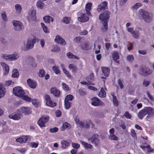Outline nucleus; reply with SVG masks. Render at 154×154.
Returning a JSON list of instances; mask_svg holds the SVG:
<instances>
[{
	"mask_svg": "<svg viewBox=\"0 0 154 154\" xmlns=\"http://www.w3.org/2000/svg\"><path fill=\"white\" fill-rule=\"evenodd\" d=\"M3 126V130L4 132H8L9 131V129H8V127L5 125Z\"/></svg>",
	"mask_w": 154,
	"mask_h": 154,
	"instance_id": "obj_60",
	"label": "nucleus"
},
{
	"mask_svg": "<svg viewBox=\"0 0 154 154\" xmlns=\"http://www.w3.org/2000/svg\"><path fill=\"white\" fill-rule=\"evenodd\" d=\"M109 138L111 140H118V138L116 135H110L109 136Z\"/></svg>",
	"mask_w": 154,
	"mask_h": 154,
	"instance_id": "obj_51",
	"label": "nucleus"
},
{
	"mask_svg": "<svg viewBox=\"0 0 154 154\" xmlns=\"http://www.w3.org/2000/svg\"><path fill=\"white\" fill-rule=\"evenodd\" d=\"M90 122H87L85 121H80L79 124L80 126L83 128H89L90 126Z\"/></svg>",
	"mask_w": 154,
	"mask_h": 154,
	"instance_id": "obj_28",
	"label": "nucleus"
},
{
	"mask_svg": "<svg viewBox=\"0 0 154 154\" xmlns=\"http://www.w3.org/2000/svg\"><path fill=\"white\" fill-rule=\"evenodd\" d=\"M124 116L128 119H130L132 116L127 111H126L125 112Z\"/></svg>",
	"mask_w": 154,
	"mask_h": 154,
	"instance_id": "obj_53",
	"label": "nucleus"
},
{
	"mask_svg": "<svg viewBox=\"0 0 154 154\" xmlns=\"http://www.w3.org/2000/svg\"><path fill=\"white\" fill-rule=\"evenodd\" d=\"M1 65L2 67L4 70V74L5 75H7L9 71V67L8 65L4 62H1Z\"/></svg>",
	"mask_w": 154,
	"mask_h": 154,
	"instance_id": "obj_18",
	"label": "nucleus"
},
{
	"mask_svg": "<svg viewBox=\"0 0 154 154\" xmlns=\"http://www.w3.org/2000/svg\"><path fill=\"white\" fill-rule=\"evenodd\" d=\"M52 69L54 73L57 74H58L60 72V71L58 66H54L52 67Z\"/></svg>",
	"mask_w": 154,
	"mask_h": 154,
	"instance_id": "obj_41",
	"label": "nucleus"
},
{
	"mask_svg": "<svg viewBox=\"0 0 154 154\" xmlns=\"http://www.w3.org/2000/svg\"><path fill=\"white\" fill-rule=\"evenodd\" d=\"M22 113L25 115H28L32 112L31 108L29 107L23 106L21 108Z\"/></svg>",
	"mask_w": 154,
	"mask_h": 154,
	"instance_id": "obj_17",
	"label": "nucleus"
},
{
	"mask_svg": "<svg viewBox=\"0 0 154 154\" xmlns=\"http://www.w3.org/2000/svg\"><path fill=\"white\" fill-rule=\"evenodd\" d=\"M13 93L16 96L21 97L24 94V92L21 88L19 87L14 88L13 91Z\"/></svg>",
	"mask_w": 154,
	"mask_h": 154,
	"instance_id": "obj_6",
	"label": "nucleus"
},
{
	"mask_svg": "<svg viewBox=\"0 0 154 154\" xmlns=\"http://www.w3.org/2000/svg\"><path fill=\"white\" fill-rule=\"evenodd\" d=\"M22 117V114L20 113H15L14 115L13 114L8 116V117L10 119H12L14 120H18L20 119Z\"/></svg>",
	"mask_w": 154,
	"mask_h": 154,
	"instance_id": "obj_15",
	"label": "nucleus"
},
{
	"mask_svg": "<svg viewBox=\"0 0 154 154\" xmlns=\"http://www.w3.org/2000/svg\"><path fill=\"white\" fill-rule=\"evenodd\" d=\"M149 68L146 67L141 68L139 71L140 74L143 76H146L151 73Z\"/></svg>",
	"mask_w": 154,
	"mask_h": 154,
	"instance_id": "obj_12",
	"label": "nucleus"
},
{
	"mask_svg": "<svg viewBox=\"0 0 154 154\" xmlns=\"http://www.w3.org/2000/svg\"><path fill=\"white\" fill-rule=\"evenodd\" d=\"M49 103H47V102H46V104L47 106L51 107H54L56 106V103L55 102H53L52 100H49Z\"/></svg>",
	"mask_w": 154,
	"mask_h": 154,
	"instance_id": "obj_44",
	"label": "nucleus"
},
{
	"mask_svg": "<svg viewBox=\"0 0 154 154\" xmlns=\"http://www.w3.org/2000/svg\"><path fill=\"white\" fill-rule=\"evenodd\" d=\"M101 69L103 73L106 77H108L109 75L110 72V70L108 67H102Z\"/></svg>",
	"mask_w": 154,
	"mask_h": 154,
	"instance_id": "obj_25",
	"label": "nucleus"
},
{
	"mask_svg": "<svg viewBox=\"0 0 154 154\" xmlns=\"http://www.w3.org/2000/svg\"><path fill=\"white\" fill-rule=\"evenodd\" d=\"M54 48L52 49V51L54 52H58L60 50V48L57 46H54Z\"/></svg>",
	"mask_w": 154,
	"mask_h": 154,
	"instance_id": "obj_56",
	"label": "nucleus"
},
{
	"mask_svg": "<svg viewBox=\"0 0 154 154\" xmlns=\"http://www.w3.org/2000/svg\"><path fill=\"white\" fill-rule=\"evenodd\" d=\"M13 23L14 26V29L16 30L19 31L22 29L23 25L20 22L18 21H13Z\"/></svg>",
	"mask_w": 154,
	"mask_h": 154,
	"instance_id": "obj_14",
	"label": "nucleus"
},
{
	"mask_svg": "<svg viewBox=\"0 0 154 154\" xmlns=\"http://www.w3.org/2000/svg\"><path fill=\"white\" fill-rule=\"evenodd\" d=\"M51 93L55 96L58 97L60 96V91L57 90L56 88H51Z\"/></svg>",
	"mask_w": 154,
	"mask_h": 154,
	"instance_id": "obj_22",
	"label": "nucleus"
},
{
	"mask_svg": "<svg viewBox=\"0 0 154 154\" xmlns=\"http://www.w3.org/2000/svg\"><path fill=\"white\" fill-rule=\"evenodd\" d=\"M61 147L64 149H66L70 145L69 143L66 140H63L61 141Z\"/></svg>",
	"mask_w": 154,
	"mask_h": 154,
	"instance_id": "obj_21",
	"label": "nucleus"
},
{
	"mask_svg": "<svg viewBox=\"0 0 154 154\" xmlns=\"http://www.w3.org/2000/svg\"><path fill=\"white\" fill-rule=\"evenodd\" d=\"M80 143L82 144L85 148H91L92 147V145L91 144L82 141H80Z\"/></svg>",
	"mask_w": 154,
	"mask_h": 154,
	"instance_id": "obj_35",
	"label": "nucleus"
},
{
	"mask_svg": "<svg viewBox=\"0 0 154 154\" xmlns=\"http://www.w3.org/2000/svg\"><path fill=\"white\" fill-rule=\"evenodd\" d=\"M118 84L121 89H122L123 88L124 85L123 84L122 81L120 79L118 80Z\"/></svg>",
	"mask_w": 154,
	"mask_h": 154,
	"instance_id": "obj_55",
	"label": "nucleus"
},
{
	"mask_svg": "<svg viewBox=\"0 0 154 154\" xmlns=\"http://www.w3.org/2000/svg\"><path fill=\"white\" fill-rule=\"evenodd\" d=\"M3 57L6 60L14 61L19 58V56L17 53H15L10 55L4 54L3 55Z\"/></svg>",
	"mask_w": 154,
	"mask_h": 154,
	"instance_id": "obj_3",
	"label": "nucleus"
},
{
	"mask_svg": "<svg viewBox=\"0 0 154 154\" xmlns=\"http://www.w3.org/2000/svg\"><path fill=\"white\" fill-rule=\"evenodd\" d=\"M74 97L73 96L71 95H69L66 96L65 100L67 101H72V100Z\"/></svg>",
	"mask_w": 154,
	"mask_h": 154,
	"instance_id": "obj_52",
	"label": "nucleus"
},
{
	"mask_svg": "<svg viewBox=\"0 0 154 154\" xmlns=\"http://www.w3.org/2000/svg\"><path fill=\"white\" fill-rule=\"evenodd\" d=\"M35 39H29L28 40L26 45V48H22V49L24 51H26L32 48L34 46V44L35 43Z\"/></svg>",
	"mask_w": 154,
	"mask_h": 154,
	"instance_id": "obj_7",
	"label": "nucleus"
},
{
	"mask_svg": "<svg viewBox=\"0 0 154 154\" xmlns=\"http://www.w3.org/2000/svg\"><path fill=\"white\" fill-rule=\"evenodd\" d=\"M68 68L72 70L73 73L76 72L78 69V68L76 65L73 64H71L69 65Z\"/></svg>",
	"mask_w": 154,
	"mask_h": 154,
	"instance_id": "obj_26",
	"label": "nucleus"
},
{
	"mask_svg": "<svg viewBox=\"0 0 154 154\" xmlns=\"http://www.w3.org/2000/svg\"><path fill=\"white\" fill-rule=\"evenodd\" d=\"M64 103L66 109H68L70 107V103L69 102V101L65 100Z\"/></svg>",
	"mask_w": 154,
	"mask_h": 154,
	"instance_id": "obj_48",
	"label": "nucleus"
},
{
	"mask_svg": "<svg viewBox=\"0 0 154 154\" xmlns=\"http://www.w3.org/2000/svg\"><path fill=\"white\" fill-rule=\"evenodd\" d=\"M98 137V135L97 134H94L91 137L88 139V142L94 144L95 146H97L99 143Z\"/></svg>",
	"mask_w": 154,
	"mask_h": 154,
	"instance_id": "obj_9",
	"label": "nucleus"
},
{
	"mask_svg": "<svg viewBox=\"0 0 154 154\" xmlns=\"http://www.w3.org/2000/svg\"><path fill=\"white\" fill-rule=\"evenodd\" d=\"M41 25L42 28L44 31L46 33H48L49 32V31L48 29V28L43 23H41Z\"/></svg>",
	"mask_w": 154,
	"mask_h": 154,
	"instance_id": "obj_39",
	"label": "nucleus"
},
{
	"mask_svg": "<svg viewBox=\"0 0 154 154\" xmlns=\"http://www.w3.org/2000/svg\"><path fill=\"white\" fill-rule=\"evenodd\" d=\"M110 15V13L109 11H105L100 15L99 19L101 20V22H104L105 20H106L107 22H108V19Z\"/></svg>",
	"mask_w": 154,
	"mask_h": 154,
	"instance_id": "obj_4",
	"label": "nucleus"
},
{
	"mask_svg": "<svg viewBox=\"0 0 154 154\" xmlns=\"http://www.w3.org/2000/svg\"><path fill=\"white\" fill-rule=\"evenodd\" d=\"M98 96L102 98L105 97L106 96V93L103 88H101L100 91L98 94Z\"/></svg>",
	"mask_w": 154,
	"mask_h": 154,
	"instance_id": "obj_30",
	"label": "nucleus"
},
{
	"mask_svg": "<svg viewBox=\"0 0 154 154\" xmlns=\"http://www.w3.org/2000/svg\"><path fill=\"white\" fill-rule=\"evenodd\" d=\"M127 31L130 32L132 36L135 38H138L140 35V33L138 31H134L133 28L128 27L127 28Z\"/></svg>",
	"mask_w": 154,
	"mask_h": 154,
	"instance_id": "obj_10",
	"label": "nucleus"
},
{
	"mask_svg": "<svg viewBox=\"0 0 154 154\" xmlns=\"http://www.w3.org/2000/svg\"><path fill=\"white\" fill-rule=\"evenodd\" d=\"M134 59V56L132 55H128L127 56V60L130 62H132Z\"/></svg>",
	"mask_w": 154,
	"mask_h": 154,
	"instance_id": "obj_47",
	"label": "nucleus"
},
{
	"mask_svg": "<svg viewBox=\"0 0 154 154\" xmlns=\"http://www.w3.org/2000/svg\"><path fill=\"white\" fill-rule=\"evenodd\" d=\"M66 55L70 59H79V58L78 57H76L75 55H73L70 52H68L66 54Z\"/></svg>",
	"mask_w": 154,
	"mask_h": 154,
	"instance_id": "obj_37",
	"label": "nucleus"
},
{
	"mask_svg": "<svg viewBox=\"0 0 154 154\" xmlns=\"http://www.w3.org/2000/svg\"><path fill=\"white\" fill-rule=\"evenodd\" d=\"M146 94L148 97L151 101H153L154 100L153 97L148 92H146Z\"/></svg>",
	"mask_w": 154,
	"mask_h": 154,
	"instance_id": "obj_62",
	"label": "nucleus"
},
{
	"mask_svg": "<svg viewBox=\"0 0 154 154\" xmlns=\"http://www.w3.org/2000/svg\"><path fill=\"white\" fill-rule=\"evenodd\" d=\"M5 91V89L4 88L1 87L0 86V98L4 96Z\"/></svg>",
	"mask_w": 154,
	"mask_h": 154,
	"instance_id": "obj_38",
	"label": "nucleus"
},
{
	"mask_svg": "<svg viewBox=\"0 0 154 154\" xmlns=\"http://www.w3.org/2000/svg\"><path fill=\"white\" fill-rule=\"evenodd\" d=\"M19 74L18 71L17 69H14L13 71L12 77L13 78H17L19 76Z\"/></svg>",
	"mask_w": 154,
	"mask_h": 154,
	"instance_id": "obj_43",
	"label": "nucleus"
},
{
	"mask_svg": "<svg viewBox=\"0 0 154 154\" xmlns=\"http://www.w3.org/2000/svg\"><path fill=\"white\" fill-rule=\"evenodd\" d=\"M29 15L30 17L32 20H35V19L36 17V12L35 10H33L29 12Z\"/></svg>",
	"mask_w": 154,
	"mask_h": 154,
	"instance_id": "obj_34",
	"label": "nucleus"
},
{
	"mask_svg": "<svg viewBox=\"0 0 154 154\" xmlns=\"http://www.w3.org/2000/svg\"><path fill=\"white\" fill-rule=\"evenodd\" d=\"M58 129L57 128L54 127L53 128H51L50 129V131L51 133H55L57 132L58 131Z\"/></svg>",
	"mask_w": 154,
	"mask_h": 154,
	"instance_id": "obj_58",
	"label": "nucleus"
},
{
	"mask_svg": "<svg viewBox=\"0 0 154 154\" xmlns=\"http://www.w3.org/2000/svg\"><path fill=\"white\" fill-rule=\"evenodd\" d=\"M27 83L28 85L32 88H35L36 86V83L34 81H32L30 79H28L27 80Z\"/></svg>",
	"mask_w": 154,
	"mask_h": 154,
	"instance_id": "obj_20",
	"label": "nucleus"
},
{
	"mask_svg": "<svg viewBox=\"0 0 154 154\" xmlns=\"http://www.w3.org/2000/svg\"><path fill=\"white\" fill-rule=\"evenodd\" d=\"M107 2L104 1L98 5L97 10L99 12H100L102 11L105 10L107 8Z\"/></svg>",
	"mask_w": 154,
	"mask_h": 154,
	"instance_id": "obj_11",
	"label": "nucleus"
},
{
	"mask_svg": "<svg viewBox=\"0 0 154 154\" xmlns=\"http://www.w3.org/2000/svg\"><path fill=\"white\" fill-rule=\"evenodd\" d=\"M91 104L94 106H103L104 103L100 101L97 97H94L91 99Z\"/></svg>",
	"mask_w": 154,
	"mask_h": 154,
	"instance_id": "obj_8",
	"label": "nucleus"
},
{
	"mask_svg": "<svg viewBox=\"0 0 154 154\" xmlns=\"http://www.w3.org/2000/svg\"><path fill=\"white\" fill-rule=\"evenodd\" d=\"M112 96L113 97V102L114 105L116 106H118L119 103L118 101L117 100L116 97L114 96V94H112Z\"/></svg>",
	"mask_w": 154,
	"mask_h": 154,
	"instance_id": "obj_40",
	"label": "nucleus"
},
{
	"mask_svg": "<svg viewBox=\"0 0 154 154\" xmlns=\"http://www.w3.org/2000/svg\"><path fill=\"white\" fill-rule=\"evenodd\" d=\"M72 147L76 149H78L80 147V145L78 143H72Z\"/></svg>",
	"mask_w": 154,
	"mask_h": 154,
	"instance_id": "obj_57",
	"label": "nucleus"
},
{
	"mask_svg": "<svg viewBox=\"0 0 154 154\" xmlns=\"http://www.w3.org/2000/svg\"><path fill=\"white\" fill-rule=\"evenodd\" d=\"M146 115H147L146 118V119L152 118L154 116V109L149 107H145L138 112L137 116L139 119H142L143 116Z\"/></svg>",
	"mask_w": 154,
	"mask_h": 154,
	"instance_id": "obj_1",
	"label": "nucleus"
},
{
	"mask_svg": "<svg viewBox=\"0 0 154 154\" xmlns=\"http://www.w3.org/2000/svg\"><path fill=\"white\" fill-rule=\"evenodd\" d=\"M45 99L46 101V102H47V103H49V100H51V97L48 94H46L45 95Z\"/></svg>",
	"mask_w": 154,
	"mask_h": 154,
	"instance_id": "obj_63",
	"label": "nucleus"
},
{
	"mask_svg": "<svg viewBox=\"0 0 154 154\" xmlns=\"http://www.w3.org/2000/svg\"><path fill=\"white\" fill-rule=\"evenodd\" d=\"M45 72L44 69H40L38 72V76L40 77H43L44 75Z\"/></svg>",
	"mask_w": 154,
	"mask_h": 154,
	"instance_id": "obj_49",
	"label": "nucleus"
},
{
	"mask_svg": "<svg viewBox=\"0 0 154 154\" xmlns=\"http://www.w3.org/2000/svg\"><path fill=\"white\" fill-rule=\"evenodd\" d=\"M102 23L103 26L102 28V30L103 32H106L108 30L107 22L105 21L103 22H101Z\"/></svg>",
	"mask_w": 154,
	"mask_h": 154,
	"instance_id": "obj_31",
	"label": "nucleus"
},
{
	"mask_svg": "<svg viewBox=\"0 0 154 154\" xmlns=\"http://www.w3.org/2000/svg\"><path fill=\"white\" fill-rule=\"evenodd\" d=\"M70 17H65L63 18V22L66 24H69L70 23Z\"/></svg>",
	"mask_w": 154,
	"mask_h": 154,
	"instance_id": "obj_45",
	"label": "nucleus"
},
{
	"mask_svg": "<svg viewBox=\"0 0 154 154\" xmlns=\"http://www.w3.org/2000/svg\"><path fill=\"white\" fill-rule=\"evenodd\" d=\"M45 22L48 23H49L50 22H53V18L49 16H47L43 18Z\"/></svg>",
	"mask_w": 154,
	"mask_h": 154,
	"instance_id": "obj_27",
	"label": "nucleus"
},
{
	"mask_svg": "<svg viewBox=\"0 0 154 154\" xmlns=\"http://www.w3.org/2000/svg\"><path fill=\"white\" fill-rule=\"evenodd\" d=\"M1 17L3 20L6 21L7 20V15L6 14L5 11L1 13Z\"/></svg>",
	"mask_w": 154,
	"mask_h": 154,
	"instance_id": "obj_50",
	"label": "nucleus"
},
{
	"mask_svg": "<svg viewBox=\"0 0 154 154\" xmlns=\"http://www.w3.org/2000/svg\"><path fill=\"white\" fill-rule=\"evenodd\" d=\"M49 119V117L48 116H43L40 118L37 123L41 128L45 127V124L48 121Z\"/></svg>",
	"mask_w": 154,
	"mask_h": 154,
	"instance_id": "obj_5",
	"label": "nucleus"
},
{
	"mask_svg": "<svg viewBox=\"0 0 154 154\" xmlns=\"http://www.w3.org/2000/svg\"><path fill=\"white\" fill-rule=\"evenodd\" d=\"M149 83L148 81L144 80L143 83V86L146 87L149 85Z\"/></svg>",
	"mask_w": 154,
	"mask_h": 154,
	"instance_id": "obj_64",
	"label": "nucleus"
},
{
	"mask_svg": "<svg viewBox=\"0 0 154 154\" xmlns=\"http://www.w3.org/2000/svg\"><path fill=\"white\" fill-rule=\"evenodd\" d=\"M14 82L11 80L7 81L5 82V85L6 86H9L13 85Z\"/></svg>",
	"mask_w": 154,
	"mask_h": 154,
	"instance_id": "obj_59",
	"label": "nucleus"
},
{
	"mask_svg": "<svg viewBox=\"0 0 154 154\" xmlns=\"http://www.w3.org/2000/svg\"><path fill=\"white\" fill-rule=\"evenodd\" d=\"M112 57L114 60H116L119 58V55L117 52H114L112 54Z\"/></svg>",
	"mask_w": 154,
	"mask_h": 154,
	"instance_id": "obj_46",
	"label": "nucleus"
},
{
	"mask_svg": "<svg viewBox=\"0 0 154 154\" xmlns=\"http://www.w3.org/2000/svg\"><path fill=\"white\" fill-rule=\"evenodd\" d=\"M139 13L145 22L149 23L152 20L153 16L151 13L143 9L139 10Z\"/></svg>",
	"mask_w": 154,
	"mask_h": 154,
	"instance_id": "obj_2",
	"label": "nucleus"
},
{
	"mask_svg": "<svg viewBox=\"0 0 154 154\" xmlns=\"http://www.w3.org/2000/svg\"><path fill=\"white\" fill-rule=\"evenodd\" d=\"M142 6V3H137L133 6L131 7V8L133 10H136Z\"/></svg>",
	"mask_w": 154,
	"mask_h": 154,
	"instance_id": "obj_33",
	"label": "nucleus"
},
{
	"mask_svg": "<svg viewBox=\"0 0 154 154\" xmlns=\"http://www.w3.org/2000/svg\"><path fill=\"white\" fill-rule=\"evenodd\" d=\"M90 14H87V13L82 14L80 17L78 18V20L81 22H85L88 21L89 20L88 16Z\"/></svg>",
	"mask_w": 154,
	"mask_h": 154,
	"instance_id": "obj_13",
	"label": "nucleus"
},
{
	"mask_svg": "<svg viewBox=\"0 0 154 154\" xmlns=\"http://www.w3.org/2000/svg\"><path fill=\"white\" fill-rule=\"evenodd\" d=\"M29 139H30L29 136L27 135L26 136H23L22 137H19L16 139V141L20 143H22L28 141Z\"/></svg>",
	"mask_w": 154,
	"mask_h": 154,
	"instance_id": "obj_16",
	"label": "nucleus"
},
{
	"mask_svg": "<svg viewBox=\"0 0 154 154\" xmlns=\"http://www.w3.org/2000/svg\"><path fill=\"white\" fill-rule=\"evenodd\" d=\"M62 84L63 88L64 90L67 91L69 90V87L66 84L64 83H62Z\"/></svg>",
	"mask_w": 154,
	"mask_h": 154,
	"instance_id": "obj_54",
	"label": "nucleus"
},
{
	"mask_svg": "<svg viewBox=\"0 0 154 154\" xmlns=\"http://www.w3.org/2000/svg\"><path fill=\"white\" fill-rule=\"evenodd\" d=\"M56 42H57L63 45H65L66 44V42L65 40L59 35H57L55 39Z\"/></svg>",
	"mask_w": 154,
	"mask_h": 154,
	"instance_id": "obj_19",
	"label": "nucleus"
},
{
	"mask_svg": "<svg viewBox=\"0 0 154 154\" xmlns=\"http://www.w3.org/2000/svg\"><path fill=\"white\" fill-rule=\"evenodd\" d=\"M86 79L89 82V84L94 85V84L91 83L94 80L93 73H91L89 76L86 77Z\"/></svg>",
	"mask_w": 154,
	"mask_h": 154,
	"instance_id": "obj_23",
	"label": "nucleus"
},
{
	"mask_svg": "<svg viewBox=\"0 0 154 154\" xmlns=\"http://www.w3.org/2000/svg\"><path fill=\"white\" fill-rule=\"evenodd\" d=\"M38 145V143L32 142L31 143V146L32 147L36 148Z\"/></svg>",
	"mask_w": 154,
	"mask_h": 154,
	"instance_id": "obj_61",
	"label": "nucleus"
},
{
	"mask_svg": "<svg viewBox=\"0 0 154 154\" xmlns=\"http://www.w3.org/2000/svg\"><path fill=\"white\" fill-rule=\"evenodd\" d=\"M21 98L27 102H30L32 101V99L31 98L27 96L24 95V94Z\"/></svg>",
	"mask_w": 154,
	"mask_h": 154,
	"instance_id": "obj_42",
	"label": "nucleus"
},
{
	"mask_svg": "<svg viewBox=\"0 0 154 154\" xmlns=\"http://www.w3.org/2000/svg\"><path fill=\"white\" fill-rule=\"evenodd\" d=\"M36 5L38 8L42 9L44 7V4L42 2L39 1L37 2Z\"/></svg>",
	"mask_w": 154,
	"mask_h": 154,
	"instance_id": "obj_36",
	"label": "nucleus"
},
{
	"mask_svg": "<svg viewBox=\"0 0 154 154\" xmlns=\"http://www.w3.org/2000/svg\"><path fill=\"white\" fill-rule=\"evenodd\" d=\"M92 4V3L90 2H88L86 3L85 5V11L86 13L88 14H91L90 11L91 9V7Z\"/></svg>",
	"mask_w": 154,
	"mask_h": 154,
	"instance_id": "obj_24",
	"label": "nucleus"
},
{
	"mask_svg": "<svg viewBox=\"0 0 154 154\" xmlns=\"http://www.w3.org/2000/svg\"><path fill=\"white\" fill-rule=\"evenodd\" d=\"M15 8L16 12L18 14H20L22 10V8L21 5L18 4H16L15 6Z\"/></svg>",
	"mask_w": 154,
	"mask_h": 154,
	"instance_id": "obj_32",
	"label": "nucleus"
},
{
	"mask_svg": "<svg viewBox=\"0 0 154 154\" xmlns=\"http://www.w3.org/2000/svg\"><path fill=\"white\" fill-rule=\"evenodd\" d=\"M71 128V125L70 124L67 122H65L63 123L62 127L61 128V130L62 131H64L66 128Z\"/></svg>",
	"mask_w": 154,
	"mask_h": 154,
	"instance_id": "obj_29",
	"label": "nucleus"
}]
</instances>
